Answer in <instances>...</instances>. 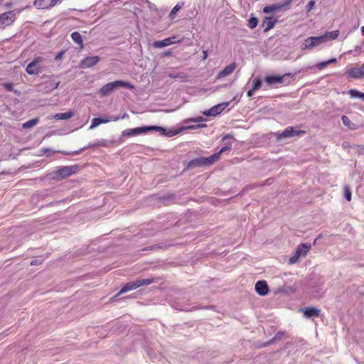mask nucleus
Instances as JSON below:
<instances>
[{
  "mask_svg": "<svg viewBox=\"0 0 364 364\" xmlns=\"http://www.w3.org/2000/svg\"><path fill=\"white\" fill-rule=\"evenodd\" d=\"M120 87H124L127 89H133L134 87L133 85L129 82L123 81V80H115L111 82H108L104 85L100 90L98 93L101 96H107L109 95L114 90L119 89Z\"/></svg>",
  "mask_w": 364,
  "mask_h": 364,
  "instance_id": "f257e3e1",
  "label": "nucleus"
},
{
  "mask_svg": "<svg viewBox=\"0 0 364 364\" xmlns=\"http://www.w3.org/2000/svg\"><path fill=\"white\" fill-rule=\"evenodd\" d=\"M154 282V279H142L128 282L123 285L117 296L136 289L141 286L149 285Z\"/></svg>",
  "mask_w": 364,
  "mask_h": 364,
  "instance_id": "f03ea898",
  "label": "nucleus"
},
{
  "mask_svg": "<svg viewBox=\"0 0 364 364\" xmlns=\"http://www.w3.org/2000/svg\"><path fill=\"white\" fill-rule=\"evenodd\" d=\"M16 19L15 11H8L0 14V30L11 26Z\"/></svg>",
  "mask_w": 364,
  "mask_h": 364,
  "instance_id": "7ed1b4c3",
  "label": "nucleus"
},
{
  "mask_svg": "<svg viewBox=\"0 0 364 364\" xmlns=\"http://www.w3.org/2000/svg\"><path fill=\"white\" fill-rule=\"evenodd\" d=\"M311 247V245L304 244V243L300 244L297 247L294 255L289 258V264H295L298 262L300 257L306 256V254L310 250Z\"/></svg>",
  "mask_w": 364,
  "mask_h": 364,
  "instance_id": "20e7f679",
  "label": "nucleus"
},
{
  "mask_svg": "<svg viewBox=\"0 0 364 364\" xmlns=\"http://www.w3.org/2000/svg\"><path fill=\"white\" fill-rule=\"evenodd\" d=\"M324 37L311 36L304 40L301 46L302 50H309L323 43Z\"/></svg>",
  "mask_w": 364,
  "mask_h": 364,
  "instance_id": "39448f33",
  "label": "nucleus"
},
{
  "mask_svg": "<svg viewBox=\"0 0 364 364\" xmlns=\"http://www.w3.org/2000/svg\"><path fill=\"white\" fill-rule=\"evenodd\" d=\"M78 169V165L65 166L59 168L56 171H55V175L58 178H64L77 173Z\"/></svg>",
  "mask_w": 364,
  "mask_h": 364,
  "instance_id": "423d86ee",
  "label": "nucleus"
},
{
  "mask_svg": "<svg viewBox=\"0 0 364 364\" xmlns=\"http://www.w3.org/2000/svg\"><path fill=\"white\" fill-rule=\"evenodd\" d=\"M293 0H285L282 3L274 4L270 6H265L263 9V12L265 14H269L272 12H279L286 11L289 8V5Z\"/></svg>",
  "mask_w": 364,
  "mask_h": 364,
  "instance_id": "0eeeda50",
  "label": "nucleus"
},
{
  "mask_svg": "<svg viewBox=\"0 0 364 364\" xmlns=\"http://www.w3.org/2000/svg\"><path fill=\"white\" fill-rule=\"evenodd\" d=\"M60 2L61 0H35L33 5L38 9L49 10Z\"/></svg>",
  "mask_w": 364,
  "mask_h": 364,
  "instance_id": "6e6552de",
  "label": "nucleus"
},
{
  "mask_svg": "<svg viewBox=\"0 0 364 364\" xmlns=\"http://www.w3.org/2000/svg\"><path fill=\"white\" fill-rule=\"evenodd\" d=\"M305 132L300 130L297 127H288L277 136L278 139L290 138L304 134Z\"/></svg>",
  "mask_w": 364,
  "mask_h": 364,
  "instance_id": "1a4fd4ad",
  "label": "nucleus"
},
{
  "mask_svg": "<svg viewBox=\"0 0 364 364\" xmlns=\"http://www.w3.org/2000/svg\"><path fill=\"white\" fill-rule=\"evenodd\" d=\"M230 105L229 102H222L218 104L209 109L203 111V114L205 116L215 117L221 113Z\"/></svg>",
  "mask_w": 364,
  "mask_h": 364,
  "instance_id": "9d476101",
  "label": "nucleus"
},
{
  "mask_svg": "<svg viewBox=\"0 0 364 364\" xmlns=\"http://www.w3.org/2000/svg\"><path fill=\"white\" fill-rule=\"evenodd\" d=\"M43 61L42 57H38L31 61L26 68V71L29 75H38L41 72L39 63Z\"/></svg>",
  "mask_w": 364,
  "mask_h": 364,
  "instance_id": "9b49d317",
  "label": "nucleus"
},
{
  "mask_svg": "<svg viewBox=\"0 0 364 364\" xmlns=\"http://www.w3.org/2000/svg\"><path fill=\"white\" fill-rule=\"evenodd\" d=\"M149 131V126L139 127L132 129H127L122 131V134L123 136H133L144 134Z\"/></svg>",
  "mask_w": 364,
  "mask_h": 364,
  "instance_id": "f8f14e48",
  "label": "nucleus"
},
{
  "mask_svg": "<svg viewBox=\"0 0 364 364\" xmlns=\"http://www.w3.org/2000/svg\"><path fill=\"white\" fill-rule=\"evenodd\" d=\"M346 74L348 77L360 79L364 77V63L360 68H352L347 70Z\"/></svg>",
  "mask_w": 364,
  "mask_h": 364,
  "instance_id": "ddd939ff",
  "label": "nucleus"
},
{
  "mask_svg": "<svg viewBox=\"0 0 364 364\" xmlns=\"http://www.w3.org/2000/svg\"><path fill=\"white\" fill-rule=\"evenodd\" d=\"M110 144H111V142L106 139L98 140L97 141H96L95 143L89 144L87 146H84V147L80 149L79 150L74 151L73 152V154H79L82 153L83 151L86 150L87 149L95 147V146L107 147Z\"/></svg>",
  "mask_w": 364,
  "mask_h": 364,
  "instance_id": "4468645a",
  "label": "nucleus"
},
{
  "mask_svg": "<svg viewBox=\"0 0 364 364\" xmlns=\"http://www.w3.org/2000/svg\"><path fill=\"white\" fill-rule=\"evenodd\" d=\"M255 289L256 292L260 296H266L269 291L267 283L264 280H259L256 282Z\"/></svg>",
  "mask_w": 364,
  "mask_h": 364,
  "instance_id": "2eb2a0df",
  "label": "nucleus"
},
{
  "mask_svg": "<svg viewBox=\"0 0 364 364\" xmlns=\"http://www.w3.org/2000/svg\"><path fill=\"white\" fill-rule=\"evenodd\" d=\"M100 60L98 56H88L81 61V67L83 68H90L96 65Z\"/></svg>",
  "mask_w": 364,
  "mask_h": 364,
  "instance_id": "dca6fc26",
  "label": "nucleus"
},
{
  "mask_svg": "<svg viewBox=\"0 0 364 364\" xmlns=\"http://www.w3.org/2000/svg\"><path fill=\"white\" fill-rule=\"evenodd\" d=\"M301 311L304 312V316L308 318L318 317L321 314V310L315 307H306Z\"/></svg>",
  "mask_w": 364,
  "mask_h": 364,
  "instance_id": "f3484780",
  "label": "nucleus"
},
{
  "mask_svg": "<svg viewBox=\"0 0 364 364\" xmlns=\"http://www.w3.org/2000/svg\"><path fill=\"white\" fill-rule=\"evenodd\" d=\"M277 21L272 16H266L262 21V26L264 28V31L267 32L273 28L277 23Z\"/></svg>",
  "mask_w": 364,
  "mask_h": 364,
  "instance_id": "a211bd4d",
  "label": "nucleus"
},
{
  "mask_svg": "<svg viewBox=\"0 0 364 364\" xmlns=\"http://www.w3.org/2000/svg\"><path fill=\"white\" fill-rule=\"evenodd\" d=\"M176 37L166 38L161 41H154L153 43V46L156 48H161L166 47L168 46L172 45L175 43L174 39Z\"/></svg>",
  "mask_w": 364,
  "mask_h": 364,
  "instance_id": "6ab92c4d",
  "label": "nucleus"
},
{
  "mask_svg": "<svg viewBox=\"0 0 364 364\" xmlns=\"http://www.w3.org/2000/svg\"><path fill=\"white\" fill-rule=\"evenodd\" d=\"M236 68L235 63H232L227 65L218 75V78L223 77L231 75Z\"/></svg>",
  "mask_w": 364,
  "mask_h": 364,
  "instance_id": "aec40b11",
  "label": "nucleus"
},
{
  "mask_svg": "<svg viewBox=\"0 0 364 364\" xmlns=\"http://www.w3.org/2000/svg\"><path fill=\"white\" fill-rule=\"evenodd\" d=\"M198 122V124H194V125H189V126H188V129H200V128H204V127H207L206 124L201 123L202 122H203V119L201 117H197V118H191V119L187 120V122Z\"/></svg>",
  "mask_w": 364,
  "mask_h": 364,
  "instance_id": "412c9836",
  "label": "nucleus"
},
{
  "mask_svg": "<svg viewBox=\"0 0 364 364\" xmlns=\"http://www.w3.org/2000/svg\"><path fill=\"white\" fill-rule=\"evenodd\" d=\"M285 75L283 76H277V75H269L267 76L264 78V81L269 85L277 83H282L284 82V78Z\"/></svg>",
  "mask_w": 364,
  "mask_h": 364,
  "instance_id": "4be33fe9",
  "label": "nucleus"
},
{
  "mask_svg": "<svg viewBox=\"0 0 364 364\" xmlns=\"http://www.w3.org/2000/svg\"><path fill=\"white\" fill-rule=\"evenodd\" d=\"M220 159V153H214L208 157H203L205 166H209L217 161Z\"/></svg>",
  "mask_w": 364,
  "mask_h": 364,
  "instance_id": "5701e85b",
  "label": "nucleus"
},
{
  "mask_svg": "<svg viewBox=\"0 0 364 364\" xmlns=\"http://www.w3.org/2000/svg\"><path fill=\"white\" fill-rule=\"evenodd\" d=\"M220 159V153H214L208 157H203L205 166H209L217 161Z\"/></svg>",
  "mask_w": 364,
  "mask_h": 364,
  "instance_id": "b1692460",
  "label": "nucleus"
},
{
  "mask_svg": "<svg viewBox=\"0 0 364 364\" xmlns=\"http://www.w3.org/2000/svg\"><path fill=\"white\" fill-rule=\"evenodd\" d=\"M109 122L108 119L101 118V117H95L93 118L91 121V125L90 127V129H93L101 124H105Z\"/></svg>",
  "mask_w": 364,
  "mask_h": 364,
  "instance_id": "393cba45",
  "label": "nucleus"
},
{
  "mask_svg": "<svg viewBox=\"0 0 364 364\" xmlns=\"http://www.w3.org/2000/svg\"><path fill=\"white\" fill-rule=\"evenodd\" d=\"M74 113L72 111H69L67 112H60L57 113L54 115V119L57 120H65L73 117Z\"/></svg>",
  "mask_w": 364,
  "mask_h": 364,
  "instance_id": "a878e982",
  "label": "nucleus"
},
{
  "mask_svg": "<svg viewBox=\"0 0 364 364\" xmlns=\"http://www.w3.org/2000/svg\"><path fill=\"white\" fill-rule=\"evenodd\" d=\"M339 31L335 30L330 32H327L326 34L321 36V37H324L323 43L326 42L328 40H334L337 38L339 36Z\"/></svg>",
  "mask_w": 364,
  "mask_h": 364,
  "instance_id": "bb28decb",
  "label": "nucleus"
},
{
  "mask_svg": "<svg viewBox=\"0 0 364 364\" xmlns=\"http://www.w3.org/2000/svg\"><path fill=\"white\" fill-rule=\"evenodd\" d=\"M152 130L159 132L160 135H161V136H173V134L171 133L170 132L168 133H166V129L161 127L149 126V131H152Z\"/></svg>",
  "mask_w": 364,
  "mask_h": 364,
  "instance_id": "cd10ccee",
  "label": "nucleus"
},
{
  "mask_svg": "<svg viewBox=\"0 0 364 364\" xmlns=\"http://www.w3.org/2000/svg\"><path fill=\"white\" fill-rule=\"evenodd\" d=\"M185 5L184 1H181L177 3V4L171 9L169 13V18H174L176 13Z\"/></svg>",
  "mask_w": 364,
  "mask_h": 364,
  "instance_id": "c85d7f7f",
  "label": "nucleus"
},
{
  "mask_svg": "<svg viewBox=\"0 0 364 364\" xmlns=\"http://www.w3.org/2000/svg\"><path fill=\"white\" fill-rule=\"evenodd\" d=\"M205 166V164H204L203 157H199V158L194 159L191 160L188 164L189 167H200V166Z\"/></svg>",
  "mask_w": 364,
  "mask_h": 364,
  "instance_id": "c756f323",
  "label": "nucleus"
},
{
  "mask_svg": "<svg viewBox=\"0 0 364 364\" xmlns=\"http://www.w3.org/2000/svg\"><path fill=\"white\" fill-rule=\"evenodd\" d=\"M71 38L75 43L79 45L80 47H82L83 41H82V36L79 32L75 31V32L72 33Z\"/></svg>",
  "mask_w": 364,
  "mask_h": 364,
  "instance_id": "7c9ffc66",
  "label": "nucleus"
},
{
  "mask_svg": "<svg viewBox=\"0 0 364 364\" xmlns=\"http://www.w3.org/2000/svg\"><path fill=\"white\" fill-rule=\"evenodd\" d=\"M351 98H359L364 100V92H361L355 89H351L348 91Z\"/></svg>",
  "mask_w": 364,
  "mask_h": 364,
  "instance_id": "2f4dec72",
  "label": "nucleus"
},
{
  "mask_svg": "<svg viewBox=\"0 0 364 364\" xmlns=\"http://www.w3.org/2000/svg\"><path fill=\"white\" fill-rule=\"evenodd\" d=\"M38 122H39V119L38 117L33 118V119H30V120L26 122L25 123H23L22 124V128L23 129H29L31 127L36 126L38 123Z\"/></svg>",
  "mask_w": 364,
  "mask_h": 364,
  "instance_id": "473e14b6",
  "label": "nucleus"
},
{
  "mask_svg": "<svg viewBox=\"0 0 364 364\" xmlns=\"http://www.w3.org/2000/svg\"><path fill=\"white\" fill-rule=\"evenodd\" d=\"M341 120H342L343 124L346 127H347L351 129H354L355 124L350 120V119L347 116L343 115L341 117Z\"/></svg>",
  "mask_w": 364,
  "mask_h": 364,
  "instance_id": "72a5a7b5",
  "label": "nucleus"
},
{
  "mask_svg": "<svg viewBox=\"0 0 364 364\" xmlns=\"http://www.w3.org/2000/svg\"><path fill=\"white\" fill-rule=\"evenodd\" d=\"M344 197L348 201L351 200V190L348 186H345L343 188Z\"/></svg>",
  "mask_w": 364,
  "mask_h": 364,
  "instance_id": "f704fd0d",
  "label": "nucleus"
},
{
  "mask_svg": "<svg viewBox=\"0 0 364 364\" xmlns=\"http://www.w3.org/2000/svg\"><path fill=\"white\" fill-rule=\"evenodd\" d=\"M258 23V20L256 17L252 16L249 19L248 27L251 29L255 28Z\"/></svg>",
  "mask_w": 364,
  "mask_h": 364,
  "instance_id": "c9c22d12",
  "label": "nucleus"
},
{
  "mask_svg": "<svg viewBox=\"0 0 364 364\" xmlns=\"http://www.w3.org/2000/svg\"><path fill=\"white\" fill-rule=\"evenodd\" d=\"M262 86V81L259 78H255L252 82V87L253 90H257Z\"/></svg>",
  "mask_w": 364,
  "mask_h": 364,
  "instance_id": "e433bc0d",
  "label": "nucleus"
},
{
  "mask_svg": "<svg viewBox=\"0 0 364 364\" xmlns=\"http://www.w3.org/2000/svg\"><path fill=\"white\" fill-rule=\"evenodd\" d=\"M2 85L6 89V90L9 91V92H14L15 93L16 92V90L14 89V85L12 83L5 82Z\"/></svg>",
  "mask_w": 364,
  "mask_h": 364,
  "instance_id": "4c0bfd02",
  "label": "nucleus"
},
{
  "mask_svg": "<svg viewBox=\"0 0 364 364\" xmlns=\"http://www.w3.org/2000/svg\"><path fill=\"white\" fill-rule=\"evenodd\" d=\"M168 76L170 77H171V78H181V79H183V78L186 77L185 74L183 73H169Z\"/></svg>",
  "mask_w": 364,
  "mask_h": 364,
  "instance_id": "58836bf2",
  "label": "nucleus"
},
{
  "mask_svg": "<svg viewBox=\"0 0 364 364\" xmlns=\"http://www.w3.org/2000/svg\"><path fill=\"white\" fill-rule=\"evenodd\" d=\"M328 65V64L327 63V60H326V61H322V62H320V63H317L316 64V68L318 70H322V69H323L324 68H326Z\"/></svg>",
  "mask_w": 364,
  "mask_h": 364,
  "instance_id": "ea45409f",
  "label": "nucleus"
},
{
  "mask_svg": "<svg viewBox=\"0 0 364 364\" xmlns=\"http://www.w3.org/2000/svg\"><path fill=\"white\" fill-rule=\"evenodd\" d=\"M314 5H315V1H313V0L310 1L308 3V4L306 5V11H307L308 12H309L310 11H311V10H312V9L314 8Z\"/></svg>",
  "mask_w": 364,
  "mask_h": 364,
  "instance_id": "a19ab883",
  "label": "nucleus"
},
{
  "mask_svg": "<svg viewBox=\"0 0 364 364\" xmlns=\"http://www.w3.org/2000/svg\"><path fill=\"white\" fill-rule=\"evenodd\" d=\"M231 147H232L231 144L225 146L223 147L219 151H218V153H220V155L222 153L230 151L231 149Z\"/></svg>",
  "mask_w": 364,
  "mask_h": 364,
  "instance_id": "79ce46f5",
  "label": "nucleus"
},
{
  "mask_svg": "<svg viewBox=\"0 0 364 364\" xmlns=\"http://www.w3.org/2000/svg\"><path fill=\"white\" fill-rule=\"evenodd\" d=\"M232 138H233V134H225V136H223L222 140L225 141V140H227L228 139H232Z\"/></svg>",
  "mask_w": 364,
  "mask_h": 364,
  "instance_id": "37998d69",
  "label": "nucleus"
},
{
  "mask_svg": "<svg viewBox=\"0 0 364 364\" xmlns=\"http://www.w3.org/2000/svg\"><path fill=\"white\" fill-rule=\"evenodd\" d=\"M255 91H256V90H253V88H252V87L251 89H250V90L247 91V96H248L249 97H251L253 95V94H254Z\"/></svg>",
  "mask_w": 364,
  "mask_h": 364,
  "instance_id": "c03bdc74",
  "label": "nucleus"
},
{
  "mask_svg": "<svg viewBox=\"0 0 364 364\" xmlns=\"http://www.w3.org/2000/svg\"><path fill=\"white\" fill-rule=\"evenodd\" d=\"M41 264V260L39 259H33L31 262V265H37V264Z\"/></svg>",
  "mask_w": 364,
  "mask_h": 364,
  "instance_id": "a18cd8bd",
  "label": "nucleus"
},
{
  "mask_svg": "<svg viewBox=\"0 0 364 364\" xmlns=\"http://www.w3.org/2000/svg\"><path fill=\"white\" fill-rule=\"evenodd\" d=\"M336 62H337L336 58H331V59L327 60V63L328 65L332 64V63H336Z\"/></svg>",
  "mask_w": 364,
  "mask_h": 364,
  "instance_id": "49530a36",
  "label": "nucleus"
},
{
  "mask_svg": "<svg viewBox=\"0 0 364 364\" xmlns=\"http://www.w3.org/2000/svg\"><path fill=\"white\" fill-rule=\"evenodd\" d=\"M58 152H60V153H61V154H63L64 155H73V156L75 155V154H73V151L68 152V151H58Z\"/></svg>",
  "mask_w": 364,
  "mask_h": 364,
  "instance_id": "de8ad7c7",
  "label": "nucleus"
},
{
  "mask_svg": "<svg viewBox=\"0 0 364 364\" xmlns=\"http://www.w3.org/2000/svg\"><path fill=\"white\" fill-rule=\"evenodd\" d=\"M361 50V47L360 46H356L355 47V51L360 53Z\"/></svg>",
  "mask_w": 364,
  "mask_h": 364,
  "instance_id": "09e8293b",
  "label": "nucleus"
},
{
  "mask_svg": "<svg viewBox=\"0 0 364 364\" xmlns=\"http://www.w3.org/2000/svg\"><path fill=\"white\" fill-rule=\"evenodd\" d=\"M203 59H206L207 57H208V53H207V51L206 50H204L203 52Z\"/></svg>",
  "mask_w": 364,
  "mask_h": 364,
  "instance_id": "8fccbe9b",
  "label": "nucleus"
},
{
  "mask_svg": "<svg viewBox=\"0 0 364 364\" xmlns=\"http://www.w3.org/2000/svg\"><path fill=\"white\" fill-rule=\"evenodd\" d=\"M51 150L50 149H43L41 150L42 152L43 153H46V152H48V151H50Z\"/></svg>",
  "mask_w": 364,
  "mask_h": 364,
  "instance_id": "3c124183",
  "label": "nucleus"
},
{
  "mask_svg": "<svg viewBox=\"0 0 364 364\" xmlns=\"http://www.w3.org/2000/svg\"><path fill=\"white\" fill-rule=\"evenodd\" d=\"M6 6L7 8H11L12 6V4L11 3H8V4H6Z\"/></svg>",
  "mask_w": 364,
  "mask_h": 364,
  "instance_id": "603ef678",
  "label": "nucleus"
},
{
  "mask_svg": "<svg viewBox=\"0 0 364 364\" xmlns=\"http://www.w3.org/2000/svg\"><path fill=\"white\" fill-rule=\"evenodd\" d=\"M360 31H361V34H362L363 36H364V26H362V27H361Z\"/></svg>",
  "mask_w": 364,
  "mask_h": 364,
  "instance_id": "864d4df0",
  "label": "nucleus"
},
{
  "mask_svg": "<svg viewBox=\"0 0 364 364\" xmlns=\"http://www.w3.org/2000/svg\"><path fill=\"white\" fill-rule=\"evenodd\" d=\"M282 336V334L277 333L276 336V338H280Z\"/></svg>",
  "mask_w": 364,
  "mask_h": 364,
  "instance_id": "5fc2aeb1",
  "label": "nucleus"
},
{
  "mask_svg": "<svg viewBox=\"0 0 364 364\" xmlns=\"http://www.w3.org/2000/svg\"><path fill=\"white\" fill-rule=\"evenodd\" d=\"M363 45L364 46V41H363ZM363 52H364V50H363Z\"/></svg>",
  "mask_w": 364,
  "mask_h": 364,
  "instance_id": "6e6d98bb",
  "label": "nucleus"
}]
</instances>
